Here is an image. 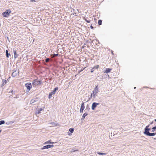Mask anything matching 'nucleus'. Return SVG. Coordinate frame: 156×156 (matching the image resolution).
Here are the masks:
<instances>
[{"label":"nucleus","mask_w":156,"mask_h":156,"mask_svg":"<svg viewBox=\"0 0 156 156\" xmlns=\"http://www.w3.org/2000/svg\"><path fill=\"white\" fill-rule=\"evenodd\" d=\"M58 87H55L54 89L51 92H50L49 93V96H48V98L49 99H51V97H52V95L53 94H55V92H56V90H58Z\"/></svg>","instance_id":"obj_1"},{"label":"nucleus","mask_w":156,"mask_h":156,"mask_svg":"<svg viewBox=\"0 0 156 156\" xmlns=\"http://www.w3.org/2000/svg\"><path fill=\"white\" fill-rule=\"evenodd\" d=\"M11 12L10 10H7L5 12H3L2 15L4 17H7L9 16V13Z\"/></svg>","instance_id":"obj_2"},{"label":"nucleus","mask_w":156,"mask_h":156,"mask_svg":"<svg viewBox=\"0 0 156 156\" xmlns=\"http://www.w3.org/2000/svg\"><path fill=\"white\" fill-rule=\"evenodd\" d=\"M25 87L27 88V90L29 91L32 88L31 83H26L25 85Z\"/></svg>","instance_id":"obj_3"},{"label":"nucleus","mask_w":156,"mask_h":156,"mask_svg":"<svg viewBox=\"0 0 156 156\" xmlns=\"http://www.w3.org/2000/svg\"><path fill=\"white\" fill-rule=\"evenodd\" d=\"M41 81L37 80H34L32 83V85L34 87H35L36 85H38L41 84Z\"/></svg>","instance_id":"obj_4"},{"label":"nucleus","mask_w":156,"mask_h":156,"mask_svg":"<svg viewBox=\"0 0 156 156\" xmlns=\"http://www.w3.org/2000/svg\"><path fill=\"white\" fill-rule=\"evenodd\" d=\"M12 71V76L13 77H15L18 74L19 72L16 71V69H14Z\"/></svg>","instance_id":"obj_5"},{"label":"nucleus","mask_w":156,"mask_h":156,"mask_svg":"<svg viewBox=\"0 0 156 156\" xmlns=\"http://www.w3.org/2000/svg\"><path fill=\"white\" fill-rule=\"evenodd\" d=\"M150 126V125H148L144 129V133L145 134L148 133H149V131L150 130V128H149V126Z\"/></svg>","instance_id":"obj_6"},{"label":"nucleus","mask_w":156,"mask_h":156,"mask_svg":"<svg viewBox=\"0 0 156 156\" xmlns=\"http://www.w3.org/2000/svg\"><path fill=\"white\" fill-rule=\"evenodd\" d=\"M54 147V145L53 144L52 145H48L46 146H43L41 148V149H48L49 148L51 147Z\"/></svg>","instance_id":"obj_7"},{"label":"nucleus","mask_w":156,"mask_h":156,"mask_svg":"<svg viewBox=\"0 0 156 156\" xmlns=\"http://www.w3.org/2000/svg\"><path fill=\"white\" fill-rule=\"evenodd\" d=\"M99 105V103H97L96 102H94L92 103L91 108L93 110H94L95 108L96 107L97 105Z\"/></svg>","instance_id":"obj_8"},{"label":"nucleus","mask_w":156,"mask_h":156,"mask_svg":"<svg viewBox=\"0 0 156 156\" xmlns=\"http://www.w3.org/2000/svg\"><path fill=\"white\" fill-rule=\"evenodd\" d=\"M85 108V106L84 103L83 102L81 105V108L80 110V113H82L83 112V110Z\"/></svg>","instance_id":"obj_9"},{"label":"nucleus","mask_w":156,"mask_h":156,"mask_svg":"<svg viewBox=\"0 0 156 156\" xmlns=\"http://www.w3.org/2000/svg\"><path fill=\"white\" fill-rule=\"evenodd\" d=\"M92 92H93V93H95V94H97L98 92V85L97 86L95 87L94 90Z\"/></svg>","instance_id":"obj_10"},{"label":"nucleus","mask_w":156,"mask_h":156,"mask_svg":"<svg viewBox=\"0 0 156 156\" xmlns=\"http://www.w3.org/2000/svg\"><path fill=\"white\" fill-rule=\"evenodd\" d=\"M156 133H150V132L145 134L146 135L149 136H153L155 135Z\"/></svg>","instance_id":"obj_11"},{"label":"nucleus","mask_w":156,"mask_h":156,"mask_svg":"<svg viewBox=\"0 0 156 156\" xmlns=\"http://www.w3.org/2000/svg\"><path fill=\"white\" fill-rule=\"evenodd\" d=\"M112 69H111L107 68L106 69L104 70L103 72L105 73H108L110 72V71H111V70H112Z\"/></svg>","instance_id":"obj_12"},{"label":"nucleus","mask_w":156,"mask_h":156,"mask_svg":"<svg viewBox=\"0 0 156 156\" xmlns=\"http://www.w3.org/2000/svg\"><path fill=\"white\" fill-rule=\"evenodd\" d=\"M13 52L15 58H17L18 57V55L16 53V51L14 49H13Z\"/></svg>","instance_id":"obj_13"},{"label":"nucleus","mask_w":156,"mask_h":156,"mask_svg":"<svg viewBox=\"0 0 156 156\" xmlns=\"http://www.w3.org/2000/svg\"><path fill=\"white\" fill-rule=\"evenodd\" d=\"M50 124L51 125V126H50L51 127H54L58 125L57 123L54 122L50 123Z\"/></svg>","instance_id":"obj_14"},{"label":"nucleus","mask_w":156,"mask_h":156,"mask_svg":"<svg viewBox=\"0 0 156 156\" xmlns=\"http://www.w3.org/2000/svg\"><path fill=\"white\" fill-rule=\"evenodd\" d=\"M99 67V65H97L96 66H94V67H93V68H92L91 69V71L90 72L92 73H93L94 72V69H98V68Z\"/></svg>","instance_id":"obj_15"},{"label":"nucleus","mask_w":156,"mask_h":156,"mask_svg":"<svg viewBox=\"0 0 156 156\" xmlns=\"http://www.w3.org/2000/svg\"><path fill=\"white\" fill-rule=\"evenodd\" d=\"M87 115V114L86 113H85L83 114V115L82 118H81V120H83L84 119L85 117Z\"/></svg>","instance_id":"obj_16"},{"label":"nucleus","mask_w":156,"mask_h":156,"mask_svg":"<svg viewBox=\"0 0 156 156\" xmlns=\"http://www.w3.org/2000/svg\"><path fill=\"white\" fill-rule=\"evenodd\" d=\"M14 122V121L7 122L6 123V124L8 125L10 124H12Z\"/></svg>","instance_id":"obj_17"},{"label":"nucleus","mask_w":156,"mask_h":156,"mask_svg":"<svg viewBox=\"0 0 156 156\" xmlns=\"http://www.w3.org/2000/svg\"><path fill=\"white\" fill-rule=\"evenodd\" d=\"M5 52H6V57L7 58H9V55H10V54H9L8 51L7 50H6Z\"/></svg>","instance_id":"obj_18"},{"label":"nucleus","mask_w":156,"mask_h":156,"mask_svg":"<svg viewBox=\"0 0 156 156\" xmlns=\"http://www.w3.org/2000/svg\"><path fill=\"white\" fill-rule=\"evenodd\" d=\"M51 140H49L48 141L45 142L44 144H48V143H50V144H53L54 143L53 142H51Z\"/></svg>","instance_id":"obj_19"},{"label":"nucleus","mask_w":156,"mask_h":156,"mask_svg":"<svg viewBox=\"0 0 156 156\" xmlns=\"http://www.w3.org/2000/svg\"><path fill=\"white\" fill-rule=\"evenodd\" d=\"M74 128H70L69 129V131L71 132V133H73V131H74Z\"/></svg>","instance_id":"obj_20"},{"label":"nucleus","mask_w":156,"mask_h":156,"mask_svg":"<svg viewBox=\"0 0 156 156\" xmlns=\"http://www.w3.org/2000/svg\"><path fill=\"white\" fill-rule=\"evenodd\" d=\"M58 54H54L53 55H51V58H53L55 57V56H58Z\"/></svg>","instance_id":"obj_21"},{"label":"nucleus","mask_w":156,"mask_h":156,"mask_svg":"<svg viewBox=\"0 0 156 156\" xmlns=\"http://www.w3.org/2000/svg\"><path fill=\"white\" fill-rule=\"evenodd\" d=\"M36 101V100H35V99H32L31 100V101H30V104H33L34 103V102Z\"/></svg>","instance_id":"obj_22"},{"label":"nucleus","mask_w":156,"mask_h":156,"mask_svg":"<svg viewBox=\"0 0 156 156\" xmlns=\"http://www.w3.org/2000/svg\"><path fill=\"white\" fill-rule=\"evenodd\" d=\"M43 110L42 108H40V109L38 111V112H37V114H39L41 113V111H43Z\"/></svg>","instance_id":"obj_23"},{"label":"nucleus","mask_w":156,"mask_h":156,"mask_svg":"<svg viewBox=\"0 0 156 156\" xmlns=\"http://www.w3.org/2000/svg\"><path fill=\"white\" fill-rule=\"evenodd\" d=\"M5 123V122L4 120L0 121V125L4 124Z\"/></svg>","instance_id":"obj_24"},{"label":"nucleus","mask_w":156,"mask_h":156,"mask_svg":"<svg viewBox=\"0 0 156 156\" xmlns=\"http://www.w3.org/2000/svg\"><path fill=\"white\" fill-rule=\"evenodd\" d=\"M98 24L99 25H101L102 24V20H100L98 21Z\"/></svg>","instance_id":"obj_25"},{"label":"nucleus","mask_w":156,"mask_h":156,"mask_svg":"<svg viewBox=\"0 0 156 156\" xmlns=\"http://www.w3.org/2000/svg\"><path fill=\"white\" fill-rule=\"evenodd\" d=\"M97 153L99 155H105L106 154V153H102L101 152H97Z\"/></svg>","instance_id":"obj_26"},{"label":"nucleus","mask_w":156,"mask_h":156,"mask_svg":"<svg viewBox=\"0 0 156 156\" xmlns=\"http://www.w3.org/2000/svg\"><path fill=\"white\" fill-rule=\"evenodd\" d=\"M152 132H154L155 130L156 129V126L153 127L152 128Z\"/></svg>","instance_id":"obj_27"},{"label":"nucleus","mask_w":156,"mask_h":156,"mask_svg":"<svg viewBox=\"0 0 156 156\" xmlns=\"http://www.w3.org/2000/svg\"><path fill=\"white\" fill-rule=\"evenodd\" d=\"M6 83V80H2V83L3 84H5Z\"/></svg>","instance_id":"obj_28"},{"label":"nucleus","mask_w":156,"mask_h":156,"mask_svg":"<svg viewBox=\"0 0 156 156\" xmlns=\"http://www.w3.org/2000/svg\"><path fill=\"white\" fill-rule=\"evenodd\" d=\"M93 98H95L96 97V96L97 95V94H95V93H93Z\"/></svg>","instance_id":"obj_29"},{"label":"nucleus","mask_w":156,"mask_h":156,"mask_svg":"<svg viewBox=\"0 0 156 156\" xmlns=\"http://www.w3.org/2000/svg\"><path fill=\"white\" fill-rule=\"evenodd\" d=\"M50 60V59L49 58H47L45 59V62H48Z\"/></svg>","instance_id":"obj_30"},{"label":"nucleus","mask_w":156,"mask_h":156,"mask_svg":"<svg viewBox=\"0 0 156 156\" xmlns=\"http://www.w3.org/2000/svg\"><path fill=\"white\" fill-rule=\"evenodd\" d=\"M85 21L87 23H90V22L88 20H85Z\"/></svg>","instance_id":"obj_31"},{"label":"nucleus","mask_w":156,"mask_h":156,"mask_svg":"<svg viewBox=\"0 0 156 156\" xmlns=\"http://www.w3.org/2000/svg\"><path fill=\"white\" fill-rule=\"evenodd\" d=\"M93 92H92V93L91 94V98H92V97H93Z\"/></svg>","instance_id":"obj_32"},{"label":"nucleus","mask_w":156,"mask_h":156,"mask_svg":"<svg viewBox=\"0 0 156 156\" xmlns=\"http://www.w3.org/2000/svg\"><path fill=\"white\" fill-rule=\"evenodd\" d=\"M153 121L152 122H150L149 125H150L152 124L153 123Z\"/></svg>","instance_id":"obj_33"},{"label":"nucleus","mask_w":156,"mask_h":156,"mask_svg":"<svg viewBox=\"0 0 156 156\" xmlns=\"http://www.w3.org/2000/svg\"><path fill=\"white\" fill-rule=\"evenodd\" d=\"M90 28L92 29H93L94 28L91 25L90 26Z\"/></svg>","instance_id":"obj_34"},{"label":"nucleus","mask_w":156,"mask_h":156,"mask_svg":"<svg viewBox=\"0 0 156 156\" xmlns=\"http://www.w3.org/2000/svg\"><path fill=\"white\" fill-rule=\"evenodd\" d=\"M30 1L31 2L35 1V0H31Z\"/></svg>","instance_id":"obj_35"},{"label":"nucleus","mask_w":156,"mask_h":156,"mask_svg":"<svg viewBox=\"0 0 156 156\" xmlns=\"http://www.w3.org/2000/svg\"><path fill=\"white\" fill-rule=\"evenodd\" d=\"M5 84H3V83H2V86H3Z\"/></svg>","instance_id":"obj_36"},{"label":"nucleus","mask_w":156,"mask_h":156,"mask_svg":"<svg viewBox=\"0 0 156 156\" xmlns=\"http://www.w3.org/2000/svg\"><path fill=\"white\" fill-rule=\"evenodd\" d=\"M83 70H80V72H81V71H82Z\"/></svg>","instance_id":"obj_37"},{"label":"nucleus","mask_w":156,"mask_h":156,"mask_svg":"<svg viewBox=\"0 0 156 156\" xmlns=\"http://www.w3.org/2000/svg\"><path fill=\"white\" fill-rule=\"evenodd\" d=\"M92 98H91V96H90L89 98V99L90 100Z\"/></svg>","instance_id":"obj_38"},{"label":"nucleus","mask_w":156,"mask_h":156,"mask_svg":"<svg viewBox=\"0 0 156 156\" xmlns=\"http://www.w3.org/2000/svg\"><path fill=\"white\" fill-rule=\"evenodd\" d=\"M154 121L155 122H156V119H155L154 120Z\"/></svg>","instance_id":"obj_39"},{"label":"nucleus","mask_w":156,"mask_h":156,"mask_svg":"<svg viewBox=\"0 0 156 156\" xmlns=\"http://www.w3.org/2000/svg\"><path fill=\"white\" fill-rule=\"evenodd\" d=\"M136 88V87H134V89H135Z\"/></svg>","instance_id":"obj_40"},{"label":"nucleus","mask_w":156,"mask_h":156,"mask_svg":"<svg viewBox=\"0 0 156 156\" xmlns=\"http://www.w3.org/2000/svg\"><path fill=\"white\" fill-rule=\"evenodd\" d=\"M75 14H76V13H74V14H73V15Z\"/></svg>","instance_id":"obj_41"},{"label":"nucleus","mask_w":156,"mask_h":156,"mask_svg":"<svg viewBox=\"0 0 156 156\" xmlns=\"http://www.w3.org/2000/svg\"><path fill=\"white\" fill-rule=\"evenodd\" d=\"M1 130H0V133L1 132Z\"/></svg>","instance_id":"obj_42"},{"label":"nucleus","mask_w":156,"mask_h":156,"mask_svg":"<svg viewBox=\"0 0 156 156\" xmlns=\"http://www.w3.org/2000/svg\"><path fill=\"white\" fill-rule=\"evenodd\" d=\"M84 48L83 47V46L82 48Z\"/></svg>","instance_id":"obj_43"}]
</instances>
